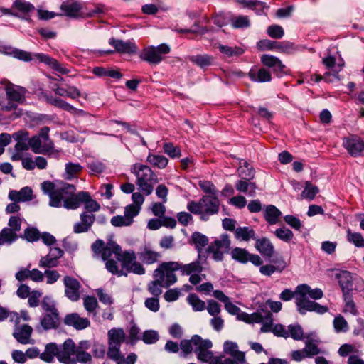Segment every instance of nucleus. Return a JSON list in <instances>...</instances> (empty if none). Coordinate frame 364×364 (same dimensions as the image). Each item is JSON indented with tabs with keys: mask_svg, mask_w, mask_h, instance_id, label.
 <instances>
[{
	"mask_svg": "<svg viewBox=\"0 0 364 364\" xmlns=\"http://www.w3.org/2000/svg\"><path fill=\"white\" fill-rule=\"evenodd\" d=\"M91 250L95 259L105 261L106 269L118 277L127 275L123 269L137 275L146 273L143 264L136 260V253L133 250L123 252L121 247L114 241L105 243L98 239L92 244Z\"/></svg>",
	"mask_w": 364,
	"mask_h": 364,
	"instance_id": "obj_1",
	"label": "nucleus"
},
{
	"mask_svg": "<svg viewBox=\"0 0 364 364\" xmlns=\"http://www.w3.org/2000/svg\"><path fill=\"white\" fill-rule=\"evenodd\" d=\"M44 193L50 198L49 205L52 207L60 208L63 206L68 210H75L82 203H85V208L88 212H97L100 205L90 196L86 191H80L75 194L76 188L74 185L62 183L55 184L50 181H44L41 184Z\"/></svg>",
	"mask_w": 364,
	"mask_h": 364,
	"instance_id": "obj_2",
	"label": "nucleus"
},
{
	"mask_svg": "<svg viewBox=\"0 0 364 364\" xmlns=\"http://www.w3.org/2000/svg\"><path fill=\"white\" fill-rule=\"evenodd\" d=\"M90 348L89 341L83 340L76 345L74 341L68 338L60 346L54 343L47 344L45 350L40 354L41 360L51 363L54 357L63 364H90L92 355L87 352Z\"/></svg>",
	"mask_w": 364,
	"mask_h": 364,
	"instance_id": "obj_3",
	"label": "nucleus"
},
{
	"mask_svg": "<svg viewBox=\"0 0 364 364\" xmlns=\"http://www.w3.org/2000/svg\"><path fill=\"white\" fill-rule=\"evenodd\" d=\"M323 296V291L319 288L311 289L306 284H299L293 292L289 289H284L279 296V298L284 301H290L295 298V303L297 311L300 314H305L307 311H314L319 314H323L328 311L326 306L320 305L318 303L309 299L318 300Z\"/></svg>",
	"mask_w": 364,
	"mask_h": 364,
	"instance_id": "obj_4",
	"label": "nucleus"
},
{
	"mask_svg": "<svg viewBox=\"0 0 364 364\" xmlns=\"http://www.w3.org/2000/svg\"><path fill=\"white\" fill-rule=\"evenodd\" d=\"M132 173L136 178V183L139 190L146 196L151 194L154 185L159 182L158 176L154 171L147 165L135 164L132 166Z\"/></svg>",
	"mask_w": 364,
	"mask_h": 364,
	"instance_id": "obj_5",
	"label": "nucleus"
},
{
	"mask_svg": "<svg viewBox=\"0 0 364 364\" xmlns=\"http://www.w3.org/2000/svg\"><path fill=\"white\" fill-rule=\"evenodd\" d=\"M220 200L217 196H203L198 202L190 201L187 209L195 215H200L203 220H208L210 215L218 213Z\"/></svg>",
	"mask_w": 364,
	"mask_h": 364,
	"instance_id": "obj_6",
	"label": "nucleus"
},
{
	"mask_svg": "<svg viewBox=\"0 0 364 364\" xmlns=\"http://www.w3.org/2000/svg\"><path fill=\"white\" fill-rule=\"evenodd\" d=\"M43 314L41 318L40 323L46 330L57 328L60 325L59 312L55 302L49 297L43 298L41 304Z\"/></svg>",
	"mask_w": 364,
	"mask_h": 364,
	"instance_id": "obj_7",
	"label": "nucleus"
},
{
	"mask_svg": "<svg viewBox=\"0 0 364 364\" xmlns=\"http://www.w3.org/2000/svg\"><path fill=\"white\" fill-rule=\"evenodd\" d=\"M50 128L44 127L38 134L29 139V146L35 154H50L54 149V144L49 137Z\"/></svg>",
	"mask_w": 364,
	"mask_h": 364,
	"instance_id": "obj_8",
	"label": "nucleus"
},
{
	"mask_svg": "<svg viewBox=\"0 0 364 364\" xmlns=\"http://www.w3.org/2000/svg\"><path fill=\"white\" fill-rule=\"evenodd\" d=\"M178 262H164L154 271V278H159L165 284V288L174 284L177 282L176 271L179 270Z\"/></svg>",
	"mask_w": 364,
	"mask_h": 364,
	"instance_id": "obj_9",
	"label": "nucleus"
},
{
	"mask_svg": "<svg viewBox=\"0 0 364 364\" xmlns=\"http://www.w3.org/2000/svg\"><path fill=\"white\" fill-rule=\"evenodd\" d=\"M231 240L228 234H223L212 242L207 247L206 252L215 262H222L225 254L229 252Z\"/></svg>",
	"mask_w": 364,
	"mask_h": 364,
	"instance_id": "obj_10",
	"label": "nucleus"
},
{
	"mask_svg": "<svg viewBox=\"0 0 364 364\" xmlns=\"http://www.w3.org/2000/svg\"><path fill=\"white\" fill-rule=\"evenodd\" d=\"M193 342L194 346V352L196 354L197 358L202 363H212L215 356L210 350L213 347V343L209 339H203L198 335L193 336Z\"/></svg>",
	"mask_w": 364,
	"mask_h": 364,
	"instance_id": "obj_11",
	"label": "nucleus"
},
{
	"mask_svg": "<svg viewBox=\"0 0 364 364\" xmlns=\"http://www.w3.org/2000/svg\"><path fill=\"white\" fill-rule=\"evenodd\" d=\"M127 340L125 331L122 328H112L107 332V352L109 358L121 352V346Z\"/></svg>",
	"mask_w": 364,
	"mask_h": 364,
	"instance_id": "obj_12",
	"label": "nucleus"
},
{
	"mask_svg": "<svg viewBox=\"0 0 364 364\" xmlns=\"http://www.w3.org/2000/svg\"><path fill=\"white\" fill-rule=\"evenodd\" d=\"M170 47L162 43L159 46H149L141 53V58L151 64H158L163 60V55L170 52Z\"/></svg>",
	"mask_w": 364,
	"mask_h": 364,
	"instance_id": "obj_13",
	"label": "nucleus"
},
{
	"mask_svg": "<svg viewBox=\"0 0 364 364\" xmlns=\"http://www.w3.org/2000/svg\"><path fill=\"white\" fill-rule=\"evenodd\" d=\"M8 225L9 228H4L0 232V245L11 244L17 239L16 232L21 230V219L18 216H11Z\"/></svg>",
	"mask_w": 364,
	"mask_h": 364,
	"instance_id": "obj_14",
	"label": "nucleus"
},
{
	"mask_svg": "<svg viewBox=\"0 0 364 364\" xmlns=\"http://www.w3.org/2000/svg\"><path fill=\"white\" fill-rule=\"evenodd\" d=\"M230 255L232 259L242 264L250 262L256 267L263 264V260L259 255L252 254L245 248L235 247L231 250Z\"/></svg>",
	"mask_w": 364,
	"mask_h": 364,
	"instance_id": "obj_15",
	"label": "nucleus"
},
{
	"mask_svg": "<svg viewBox=\"0 0 364 364\" xmlns=\"http://www.w3.org/2000/svg\"><path fill=\"white\" fill-rule=\"evenodd\" d=\"M257 46L260 50H276L284 53H291L295 50L294 44L291 42H277L269 39L261 40L257 42Z\"/></svg>",
	"mask_w": 364,
	"mask_h": 364,
	"instance_id": "obj_16",
	"label": "nucleus"
},
{
	"mask_svg": "<svg viewBox=\"0 0 364 364\" xmlns=\"http://www.w3.org/2000/svg\"><path fill=\"white\" fill-rule=\"evenodd\" d=\"M343 146L353 157L364 156V140L356 135H350L343 139Z\"/></svg>",
	"mask_w": 364,
	"mask_h": 364,
	"instance_id": "obj_17",
	"label": "nucleus"
},
{
	"mask_svg": "<svg viewBox=\"0 0 364 364\" xmlns=\"http://www.w3.org/2000/svg\"><path fill=\"white\" fill-rule=\"evenodd\" d=\"M65 285V294L72 301H77L80 299L81 287L79 281L72 277L65 276L63 279Z\"/></svg>",
	"mask_w": 364,
	"mask_h": 364,
	"instance_id": "obj_18",
	"label": "nucleus"
},
{
	"mask_svg": "<svg viewBox=\"0 0 364 364\" xmlns=\"http://www.w3.org/2000/svg\"><path fill=\"white\" fill-rule=\"evenodd\" d=\"M137 255L141 262L147 265L156 263L161 257V253L154 250L150 245H144L141 247Z\"/></svg>",
	"mask_w": 364,
	"mask_h": 364,
	"instance_id": "obj_19",
	"label": "nucleus"
},
{
	"mask_svg": "<svg viewBox=\"0 0 364 364\" xmlns=\"http://www.w3.org/2000/svg\"><path fill=\"white\" fill-rule=\"evenodd\" d=\"M33 57L38 59L41 63H45L50 68L54 71L60 73V74L65 75L70 73V70L63 64H61L56 59L49 56L48 55L43 53H35Z\"/></svg>",
	"mask_w": 364,
	"mask_h": 364,
	"instance_id": "obj_20",
	"label": "nucleus"
},
{
	"mask_svg": "<svg viewBox=\"0 0 364 364\" xmlns=\"http://www.w3.org/2000/svg\"><path fill=\"white\" fill-rule=\"evenodd\" d=\"M239 320L249 324L263 323L264 321H271L272 320V314L267 310L264 311V314L259 311L251 314L243 311L239 315Z\"/></svg>",
	"mask_w": 364,
	"mask_h": 364,
	"instance_id": "obj_21",
	"label": "nucleus"
},
{
	"mask_svg": "<svg viewBox=\"0 0 364 364\" xmlns=\"http://www.w3.org/2000/svg\"><path fill=\"white\" fill-rule=\"evenodd\" d=\"M64 323L77 330H82L90 326L87 318L81 317L77 313L67 314L64 318Z\"/></svg>",
	"mask_w": 364,
	"mask_h": 364,
	"instance_id": "obj_22",
	"label": "nucleus"
},
{
	"mask_svg": "<svg viewBox=\"0 0 364 364\" xmlns=\"http://www.w3.org/2000/svg\"><path fill=\"white\" fill-rule=\"evenodd\" d=\"M109 45L112 46L115 51L120 53L132 54L137 50L136 44L132 41H124L122 40L112 38L109 41Z\"/></svg>",
	"mask_w": 364,
	"mask_h": 364,
	"instance_id": "obj_23",
	"label": "nucleus"
},
{
	"mask_svg": "<svg viewBox=\"0 0 364 364\" xmlns=\"http://www.w3.org/2000/svg\"><path fill=\"white\" fill-rule=\"evenodd\" d=\"M255 247L264 257H272L274 254V247L267 237H256Z\"/></svg>",
	"mask_w": 364,
	"mask_h": 364,
	"instance_id": "obj_24",
	"label": "nucleus"
},
{
	"mask_svg": "<svg viewBox=\"0 0 364 364\" xmlns=\"http://www.w3.org/2000/svg\"><path fill=\"white\" fill-rule=\"evenodd\" d=\"M338 284L341 287L343 294H350L353 289V278L348 271H342L336 274Z\"/></svg>",
	"mask_w": 364,
	"mask_h": 364,
	"instance_id": "obj_25",
	"label": "nucleus"
},
{
	"mask_svg": "<svg viewBox=\"0 0 364 364\" xmlns=\"http://www.w3.org/2000/svg\"><path fill=\"white\" fill-rule=\"evenodd\" d=\"M262 63L268 68H273L274 72L278 73H284L286 66L277 57L264 54L261 56Z\"/></svg>",
	"mask_w": 364,
	"mask_h": 364,
	"instance_id": "obj_26",
	"label": "nucleus"
},
{
	"mask_svg": "<svg viewBox=\"0 0 364 364\" xmlns=\"http://www.w3.org/2000/svg\"><path fill=\"white\" fill-rule=\"evenodd\" d=\"M9 198L14 202H26L33 199V191L26 186L20 191L12 190L9 193Z\"/></svg>",
	"mask_w": 364,
	"mask_h": 364,
	"instance_id": "obj_27",
	"label": "nucleus"
},
{
	"mask_svg": "<svg viewBox=\"0 0 364 364\" xmlns=\"http://www.w3.org/2000/svg\"><path fill=\"white\" fill-rule=\"evenodd\" d=\"M287 266L288 264L284 259H279L277 261V265H273L272 264H267L265 265L261 264L259 272L262 275L271 277L275 272H282Z\"/></svg>",
	"mask_w": 364,
	"mask_h": 364,
	"instance_id": "obj_28",
	"label": "nucleus"
},
{
	"mask_svg": "<svg viewBox=\"0 0 364 364\" xmlns=\"http://www.w3.org/2000/svg\"><path fill=\"white\" fill-rule=\"evenodd\" d=\"M5 90L9 100L21 102L24 98L25 90L22 87H16L9 82H5Z\"/></svg>",
	"mask_w": 364,
	"mask_h": 364,
	"instance_id": "obj_29",
	"label": "nucleus"
},
{
	"mask_svg": "<svg viewBox=\"0 0 364 364\" xmlns=\"http://www.w3.org/2000/svg\"><path fill=\"white\" fill-rule=\"evenodd\" d=\"M33 332L31 326L24 324L16 329L13 333L14 337L21 343L27 344L30 342V338Z\"/></svg>",
	"mask_w": 364,
	"mask_h": 364,
	"instance_id": "obj_30",
	"label": "nucleus"
},
{
	"mask_svg": "<svg viewBox=\"0 0 364 364\" xmlns=\"http://www.w3.org/2000/svg\"><path fill=\"white\" fill-rule=\"evenodd\" d=\"M234 235L237 240L245 242L250 240H255L257 237L255 231L248 226L237 228Z\"/></svg>",
	"mask_w": 364,
	"mask_h": 364,
	"instance_id": "obj_31",
	"label": "nucleus"
},
{
	"mask_svg": "<svg viewBox=\"0 0 364 364\" xmlns=\"http://www.w3.org/2000/svg\"><path fill=\"white\" fill-rule=\"evenodd\" d=\"M248 75L251 80L254 82H267L272 80L270 72L265 68H260L258 70L251 69Z\"/></svg>",
	"mask_w": 364,
	"mask_h": 364,
	"instance_id": "obj_32",
	"label": "nucleus"
},
{
	"mask_svg": "<svg viewBox=\"0 0 364 364\" xmlns=\"http://www.w3.org/2000/svg\"><path fill=\"white\" fill-rule=\"evenodd\" d=\"M223 351L232 358L245 360V353L239 350L238 345L235 342L226 341L223 344Z\"/></svg>",
	"mask_w": 364,
	"mask_h": 364,
	"instance_id": "obj_33",
	"label": "nucleus"
},
{
	"mask_svg": "<svg viewBox=\"0 0 364 364\" xmlns=\"http://www.w3.org/2000/svg\"><path fill=\"white\" fill-rule=\"evenodd\" d=\"M282 216L281 211L274 205H269L266 207L264 218L269 225L277 224Z\"/></svg>",
	"mask_w": 364,
	"mask_h": 364,
	"instance_id": "obj_34",
	"label": "nucleus"
},
{
	"mask_svg": "<svg viewBox=\"0 0 364 364\" xmlns=\"http://www.w3.org/2000/svg\"><path fill=\"white\" fill-rule=\"evenodd\" d=\"M55 93L61 97H68L71 99H76L81 95L80 90L75 86H68L67 89L59 85H55L53 89Z\"/></svg>",
	"mask_w": 364,
	"mask_h": 364,
	"instance_id": "obj_35",
	"label": "nucleus"
},
{
	"mask_svg": "<svg viewBox=\"0 0 364 364\" xmlns=\"http://www.w3.org/2000/svg\"><path fill=\"white\" fill-rule=\"evenodd\" d=\"M191 240L198 253V259H200L203 248L208 244V237L200 232H195L191 235Z\"/></svg>",
	"mask_w": 364,
	"mask_h": 364,
	"instance_id": "obj_36",
	"label": "nucleus"
},
{
	"mask_svg": "<svg viewBox=\"0 0 364 364\" xmlns=\"http://www.w3.org/2000/svg\"><path fill=\"white\" fill-rule=\"evenodd\" d=\"M179 270L182 275H191L195 273H201L203 271V267L199 259L186 264L179 262Z\"/></svg>",
	"mask_w": 364,
	"mask_h": 364,
	"instance_id": "obj_37",
	"label": "nucleus"
},
{
	"mask_svg": "<svg viewBox=\"0 0 364 364\" xmlns=\"http://www.w3.org/2000/svg\"><path fill=\"white\" fill-rule=\"evenodd\" d=\"M188 60L194 65L200 67L202 69H205L212 65L213 58L211 55L207 54H198L189 56Z\"/></svg>",
	"mask_w": 364,
	"mask_h": 364,
	"instance_id": "obj_38",
	"label": "nucleus"
},
{
	"mask_svg": "<svg viewBox=\"0 0 364 364\" xmlns=\"http://www.w3.org/2000/svg\"><path fill=\"white\" fill-rule=\"evenodd\" d=\"M60 9L66 16L76 17L80 11L82 6L80 3L76 1H66L61 4Z\"/></svg>",
	"mask_w": 364,
	"mask_h": 364,
	"instance_id": "obj_39",
	"label": "nucleus"
},
{
	"mask_svg": "<svg viewBox=\"0 0 364 364\" xmlns=\"http://www.w3.org/2000/svg\"><path fill=\"white\" fill-rule=\"evenodd\" d=\"M240 177L244 180L250 181L255 177V171L253 167L246 161L240 162L238 168Z\"/></svg>",
	"mask_w": 364,
	"mask_h": 364,
	"instance_id": "obj_40",
	"label": "nucleus"
},
{
	"mask_svg": "<svg viewBox=\"0 0 364 364\" xmlns=\"http://www.w3.org/2000/svg\"><path fill=\"white\" fill-rule=\"evenodd\" d=\"M146 161L151 166L160 169L166 168L168 163V159L164 156L151 154L148 155Z\"/></svg>",
	"mask_w": 364,
	"mask_h": 364,
	"instance_id": "obj_41",
	"label": "nucleus"
},
{
	"mask_svg": "<svg viewBox=\"0 0 364 364\" xmlns=\"http://www.w3.org/2000/svg\"><path fill=\"white\" fill-rule=\"evenodd\" d=\"M188 304L191 306L194 311H202L205 309L206 304L196 294H190L186 298Z\"/></svg>",
	"mask_w": 364,
	"mask_h": 364,
	"instance_id": "obj_42",
	"label": "nucleus"
},
{
	"mask_svg": "<svg viewBox=\"0 0 364 364\" xmlns=\"http://www.w3.org/2000/svg\"><path fill=\"white\" fill-rule=\"evenodd\" d=\"M47 102L50 105L70 113H73V111L75 110L73 105L59 97H53L52 96L47 97Z\"/></svg>",
	"mask_w": 364,
	"mask_h": 364,
	"instance_id": "obj_43",
	"label": "nucleus"
},
{
	"mask_svg": "<svg viewBox=\"0 0 364 364\" xmlns=\"http://www.w3.org/2000/svg\"><path fill=\"white\" fill-rule=\"evenodd\" d=\"M65 178L66 180H71L77 177L82 170V167L80 164L69 162L65 164Z\"/></svg>",
	"mask_w": 364,
	"mask_h": 364,
	"instance_id": "obj_44",
	"label": "nucleus"
},
{
	"mask_svg": "<svg viewBox=\"0 0 364 364\" xmlns=\"http://www.w3.org/2000/svg\"><path fill=\"white\" fill-rule=\"evenodd\" d=\"M343 301H344V313H350L353 315H357L358 311L356 309V306L353 299V296L350 294H343Z\"/></svg>",
	"mask_w": 364,
	"mask_h": 364,
	"instance_id": "obj_45",
	"label": "nucleus"
},
{
	"mask_svg": "<svg viewBox=\"0 0 364 364\" xmlns=\"http://www.w3.org/2000/svg\"><path fill=\"white\" fill-rule=\"evenodd\" d=\"M109 359L115 362L116 364H135L137 360V355L132 353L129 354L127 358H124V355L120 352Z\"/></svg>",
	"mask_w": 364,
	"mask_h": 364,
	"instance_id": "obj_46",
	"label": "nucleus"
},
{
	"mask_svg": "<svg viewBox=\"0 0 364 364\" xmlns=\"http://www.w3.org/2000/svg\"><path fill=\"white\" fill-rule=\"evenodd\" d=\"M304 350L309 358L318 355L321 353L318 347V341L314 339H307L305 341Z\"/></svg>",
	"mask_w": 364,
	"mask_h": 364,
	"instance_id": "obj_47",
	"label": "nucleus"
},
{
	"mask_svg": "<svg viewBox=\"0 0 364 364\" xmlns=\"http://www.w3.org/2000/svg\"><path fill=\"white\" fill-rule=\"evenodd\" d=\"M219 50L228 57L239 56L244 53V49L241 47H230L223 45L218 46Z\"/></svg>",
	"mask_w": 364,
	"mask_h": 364,
	"instance_id": "obj_48",
	"label": "nucleus"
},
{
	"mask_svg": "<svg viewBox=\"0 0 364 364\" xmlns=\"http://www.w3.org/2000/svg\"><path fill=\"white\" fill-rule=\"evenodd\" d=\"M12 7L21 13L26 14L34 10V6L25 0H15Z\"/></svg>",
	"mask_w": 364,
	"mask_h": 364,
	"instance_id": "obj_49",
	"label": "nucleus"
},
{
	"mask_svg": "<svg viewBox=\"0 0 364 364\" xmlns=\"http://www.w3.org/2000/svg\"><path fill=\"white\" fill-rule=\"evenodd\" d=\"M162 287H165V284L162 283L161 280L159 278H154V281L149 283L148 291L153 296L158 297L162 293Z\"/></svg>",
	"mask_w": 364,
	"mask_h": 364,
	"instance_id": "obj_50",
	"label": "nucleus"
},
{
	"mask_svg": "<svg viewBox=\"0 0 364 364\" xmlns=\"http://www.w3.org/2000/svg\"><path fill=\"white\" fill-rule=\"evenodd\" d=\"M231 25L235 28H245L250 26V21L247 16H239L232 17L230 19Z\"/></svg>",
	"mask_w": 364,
	"mask_h": 364,
	"instance_id": "obj_51",
	"label": "nucleus"
},
{
	"mask_svg": "<svg viewBox=\"0 0 364 364\" xmlns=\"http://www.w3.org/2000/svg\"><path fill=\"white\" fill-rule=\"evenodd\" d=\"M83 305L88 314H93L95 315L96 309L98 307V302L95 297L86 296L83 299Z\"/></svg>",
	"mask_w": 364,
	"mask_h": 364,
	"instance_id": "obj_52",
	"label": "nucleus"
},
{
	"mask_svg": "<svg viewBox=\"0 0 364 364\" xmlns=\"http://www.w3.org/2000/svg\"><path fill=\"white\" fill-rule=\"evenodd\" d=\"M245 360L237 358H225L224 355L215 356L211 364H244Z\"/></svg>",
	"mask_w": 364,
	"mask_h": 364,
	"instance_id": "obj_53",
	"label": "nucleus"
},
{
	"mask_svg": "<svg viewBox=\"0 0 364 364\" xmlns=\"http://www.w3.org/2000/svg\"><path fill=\"white\" fill-rule=\"evenodd\" d=\"M275 236L281 240L289 242L294 237V234L291 230L287 228H277L274 232Z\"/></svg>",
	"mask_w": 364,
	"mask_h": 364,
	"instance_id": "obj_54",
	"label": "nucleus"
},
{
	"mask_svg": "<svg viewBox=\"0 0 364 364\" xmlns=\"http://www.w3.org/2000/svg\"><path fill=\"white\" fill-rule=\"evenodd\" d=\"M318 193V188L317 186H314L310 182H306L305 188L301 193V197L309 200H313Z\"/></svg>",
	"mask_w": 364,
	"mask_h": 364,
	"instance_id": "obj_55",
	"label": "nucleus"
},
{
	"mask_svg": "<svg viewBox=\"0 0 364 364\" xmlns=\"http://www.w3.org/2000/svg\"><path fill=\"white\" fill-rule=\"evenodd\" d=\"M333 328L336 333L346 332L348 329V324L343 316L339 315L333 320Z\"/></svg>",
	"mask_w": 364,
	"mask_h": 364,
	"instance_id": "obj_56",
	"label": "nucleus"
},
{
	"mask_svg": "<svg viewBox=\"0 0 364 364\" xmlns=\"http://www.w3.org/2000/svg\"><path fill=\"white\" fill-rule=\"evenodd\" d=\"M289 336L296 341H301L304 338V331L300 325H289L288 326Z\"/></svg>",
	"mask_w": 364,
	"mask_h": 364,
	"instance_id": "obj_57",
	"label": "nucleus"
},
{
	"mask_svg": "<svg viewBox=\"0 0 364 364\" xmlns=\"http://www.w3.org/2000/svg\"><path fill=\"white\" fill-rule=\"evenodd\" d=\"M41 233L37 228L33 227L27 228L24 230V238L28 242H36L40 239Z\"/></svg>",
	"mask_w": 364,
	"mask_h": 364,
	"instance_id": "obj_58",
	"label": "nucleus"
},
{
	"mask_svg": "<svg viewBox=\"0 0 364 364\" xmlns=\"http://www.w3.org/2000/svg\"><path fill=\"white\" fill-rule=\"evenodd\" d=\"M59 262L52 257L49 254L42 257L39 261V267L43 268H53L58 265Z\"/></svg>",
	"mask_w": 364,
	"mask_h": 364,
	"instance_id": "obj_59",
	"label": "nucleus"
},
{
	"mask_svg": "<svg viewBox=\"0 0 364 364\" xmlns=\"http://www.w3.org/2000/svg\"><path fill=\"white\" fill-rule=\"evenodd\" d=\"M199 187L207 193V196H217V190L214 184L209 181H200Z\"/></svg>",
	"mask_w": 364,
	"mask_h": 364,
	"instance_id": "obj_60",
	"label": "nucleus"
},
{
	"mask_svg": "<svg viewBox=\"0 0 364 364\" xmlns=\"http://www.w3.org/2000/svg\"><path fill=\"white\" fill-rule=\"evenodd\" d=\"M208 314L212 316H219L221 312L220 305L213 299L207 301L206 308Z\"/></svg>",
	"mask_w": 364,
	"mask_h": 364,
	"instance_id": "obj_61",
	"label": "nucleus"
},
{
	"mask_svg": "<svg viewBox=\"0 0 364 364\" xmlns=\"http://www.w3.org/2000/svg\"><path fill=\"white\" fill-rule=\"evenodd\" d=\"M193 337L190 340H182L180 343V348L181 349V356L186 357L192 353L193 350Z\"/></svg>",
	"mask_w": 364,
	"mask_h": 364,
	"instance_id": "obj_62",
	"label": "nucleus"
},
{
	"mask_svg": "<svg viewBox=\"0 0 364 364\" xmlns=\"http://www.w3.org/2000/svg\"><path fill=\"white\" fill-rule=\"evenodd\" d=\"M267 34L273 38L279 39L284 35L283 28L279 25L269 26L267 29Z\"/></svg>",
	"mask_w": 364,
	"mask_h": 364,
	"instance_id": "obj_63",
	"label": "nucleus"
},
{
	"mask_svg": "<svg viewBox=\"0 0 364 364\" xmlns=\"http://www.w3.org/2000/svg\"><path fill=\"white\" fill-rule=\"evenodd\" d=\"M347 238L349 242H353L356 247H361L364 245V238L360 233H353L348 230Z\"/></svg>",
	"mask_w": 364,
	"mask_h": 364,
	"instance_id": "obj_64",
	"label": "nucleus"
}]
</instances>
